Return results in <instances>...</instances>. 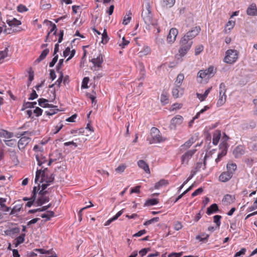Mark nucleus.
<instances>
[{"mask_svg": "<svg viewBox=\"0 0 257 257\" xmlns=\"http://www.w3.org/2000/svg\"><path fill=\"white\" fill-rule=\"evenodd\" d=\"M221 216L219 215H216L213 216V221L216 224L217 227L219 228L221 224L220 219Z\"/></svg>", "mask_w": 257, "mask_h": 257, "instance_id": "nucleus-50", "label": "nucleus"}, {"mask_svg": "<svg viewBox=\"0 0 257 257\" xmlns=\"http://www.w3.org/2000/svg\"><path fill=\"white\" fill-rule=\"evenodd\" d=\"M159 221V217H155L153 218H152L150 220H148L146 221L144 223V225L145 226H148L152 223H153L154 222H157Z\"/></svg>", "mask_w": 257, "mask_h": 257, "instance_id": "nucleus-51", "label": "nucleus"}, {"mask_svg": "<svg viewBox=\"0 0 257 257\" xmlns=\"http://www.w3.org/2000/svg\"><path fill=\"white\" fill-rule=\"evenodd\" d=\"M209 236V235L206 234H202L196 236V238L200 241H204L207 240Z\"/></svg>", "mask_w": 257, "mask_h": 257, "instance_id": "nucleus-52", "label": "nucleus"}, {"mask_svg": "<svg viewBox=\"0 0 257 257\" xmlns=\"http://www.w3.org/2000/svg\"><path fill=\"white\" fill-rule=\"evenodd\" d=\"M224 83H220L219 85V96L216 103L217 106L223 105L226 102L227 96L225 94L226 91Z\"/></svg>", "mask_w": 257, "mask_h": 257, "instance_id": "nucleus-7", "label": "nucleus"}, {"mask_svg": "<svg viewBox=\"0 0 257 257\" xmlns=\"http://www.w3.org/2000/svg\"><path fill=\"white\" fill-rule=\"evenodd\" d=\"M130 43V41L125 39L124 37L122 38L121 42L119 43V46L121 47L122 48H124L126 46H127Z\"/></svg>", "mask_w": 257, "mask_h": 257, "instance_id": "nucleus-60", "label": "nucleus"}, {"mask_svg": "<svg viewBox=\"0 0 257 257\" xmlns=\"http://www.w3.org/2000/svg\"><path fill=\"white\" fill-rule=\"evenodd\" d=\"M197 140V137L196 136L192 137L181 146V150H186L189 149Z\"/></svg>", "mask_w": 257, "mask_h": 257, "instance_id": "nucleus-14", "label": "nucleus"}, {"mask_svg": "<svg viewBox=\"0 0 257 257\" xmlns=\"http://www.w3.org/2000/svg\"><path fill=\"white\" fill-rule=\"evenodd\" d=\"M39 105L43 107H50V105L48 103V100L45 98H40L38 100Z\"/></svg>", "mask_w": 257, "mask_h": 257, "instance_id": "nucleus-41", "label": "nucleus"}, {"mask_svg": "<svg viewBox=\"0 0 257 257\" xmlns=\"http://www.w3.org/2000/svg\"><path fill=\"white\" fill-rule=\"evenodd\" d=\"M54 181V177L52 175H49L48 170L47 168H45L43 170L42 169L37 170L36 173V177L35 182L37 183L38 182L43 183L42 184V189L39 191V194H46L47 191H44L49 185L50 183Z\"/></svg>", "mask_w": 257, "mask_h": 257, "instance_id": "nucleus-1", "label": "nucleus"}, {"mask_svg": "<svg viewBox=\"0 0 257 257\" xmlns=\"http://www.w3.org/2000/svg\"><path fill=\"white\" fill-rule=\"evenodd\" d=\"M126 168V165L124 164H121L119 165L116 168H115V170L117 173H122L124 171L125 169Z\"/></svg>", "mask_w": 257, "mask_h": 257, "instance_id": "nucleus-54", "label": "nucleus"}, {"mask_svg": "<svg viewBox=\"0 0 257 257\" xmlns=\"http://www.w3.org/2000/svg\"><path fill=\"white\" fill-rule=\"evenodd\" d=\"M17 10L19 12L23 13L25 12H27L28 9L27 8V7L23 5H20L17 7Z\"/></svg>", "mask_w": 257, "mask_h": 257, "instance_id": "nucleus-62", "label": "nucleus"}, {"mask_svg": "<svg viewBox=\"0 0 257 257\" xmlns=\"http://www.w3.org/2000/svg\"><path fill=\"white\" fill-rule=\"evenodd\" d=\"M58 55H55L54 58L52 59V60L49 63V67H53L55 65V64H56V63L57 62V61L58 60Z\"/></svg>", "mask_w": 257, "mask_h": 257, "instance_id": "nucleus-64", "label": "nucleus"}, {"mask_svg": "<svg viewBox=\"0 0 257 257\" xmlns=\"http://www.w3.org/2000/svg\"><path fill=\"white\" fill-rule=\"evenodd\" d=\"M52 108L50 109L49 110H47L45 112L46 114L47 115L51 116L53 115L56 113H57L59 111V109L57 108L56 106H54L52 105H50V107Z\"/></svg>", "mask_w": 257, "mask_h": 257, "instance_id": "nucleus-37", "label": "nucleus"}, {"mask_svg": "<svg viewBox=\"0 0 257 257\" xmlns=\"http://www.w3.org/2000/svg\"><path fill=\"white\" fill-rule=\"evenodd\" d=\"M227 146L228 145L226 142H223L219 145L220 149H221V152L219 154L223 157L227 154Z\"/></svg>", "mask_w": 257, "mask_h": 257, "instance_id": "nucleus-36", "label": "nucleus"}, {"mask_svg": "<svg viewBox=\"0 0 257 257\" xmlns=\"http://www.w3.org/2000/svg\"><path fill=\"white\" fill-rule=\"evenodd\" d=\"M142 17L145 23H150L151 22L152 17L151 12L143 11Z\"/></svg>", "mask_w": 257, "mask_h": 257, "instance_id": "nucleus-25", "label": "nucleus"}, {"mask_svg": "<svg viewBox=\"0 0 257 257\" xmlns=\"http://www.w3.org/2000/svg\"><path fill=\"white\" fill-rule=\"evenodd\" d=\"M63 62H64V59H60L58 63L57 64V65L56 66V70L59 73H60V70L61 69L62 66L63 65Z\"/></svg>", "mask_w": 257, "mask_h": 257, "instance_id": "nucleus-63", "label": "nucleus"}, {"mask_svg": "<svg viewBox=\"0 0 257 257\" xmlns=\"http://www.w3.org/2000/svg\"><path fill=\"white\" fill-rule=\"evenodd\" d=\"M196 149H192L186 152L181 157V164L186 165L188 164L189 160L196 152Z\"/></svg>", "mask_w": 257, "mask_h": 257, "instance_id": "nucleus-8", "label": "nucleus"}, {"mask_svg": "<svg viewBox=\"0 0 257 257\" xmlns=\"http://www.w3.org/2000/svg\"><path fill=\"white\" fill-rule=\"evenodd\" d=\"M49 50L48 49H44L42 52V53L40 54V55L39 56V57L35 60V63L40 62L41 61H42L46 58V57L49 54Z\"/></svg>", "mask_w": 257, "mask_h": 257, "instance_id": "nucleus-32", "label": "nucleus"}, {"mask_svg": "<svg viewBox=\"0 0 257 257\" xmlns=\"http://www.w3.org/2000/svg\"><path fill=\"white\" fill-rule=\"evenodd\" d=\"M183 120V117L180 115H177L171 120L170 127L172 129H175L178 125H180Z\"/></svg>", "mask_w": 257, "mask_h": 257, "instance_id": "nucleus-11", "label": "nucleus"}, {"mask_svg": "<svg viewBox=\"0 0 257 257\" xmlns=\"http://www.w3.org/2000/svg\"><path fill=\"white\" fill-rule=\"evenodd\" d=\"M158 203L159 200L158 199L153 198L148 200L146 202V204L152 206L157 204Z\"/></svg>", "mask_w": 257, "mask_h": 257, "instance_id": "nucleus-55", "label": "nucleus"}, {"mask_svg": "<svg viewBox=\"0 0 257 257\" xmlns=\"http://www.w3.org/2000/svg\"><path fill=\"white\" fill-rule=\"evenodd\" d=\"M20 229L18 227H14L12 228H9L5 231V234L11 237H13L15 235L19 233Z\"/></svg>", "mask_w": 257, "mask_h": 257, "instance_id": "nucleus-22", "label": "nucleus"}, {"mask_svg": "<svg viewBox=\"0 0 257 257\" xmlns=\"http://www.w3.org/2000/svg\"><path fill=\"white\" fill-rule=\"evenodd\" d=\"M46 194H40L41 196L38 198L37 203L38 206H41L42 204L49 201V198L46 196Z\"/></svg>", "mask_w": 257, "mask_h": 257, "instance_id": "nucleus-31", "label": "nucleus"}, {"mask_svg": "<svg viewBox=\"0 0 257 257\" xmlns=\"http://www.w3.org/2000/svg\"><path fill=\"white\" fill-rule=\"evenodd\" d=\"M233 176L230 175L228 172L224 171L221 173L218 177V180L221 182H227L229 181Z\"/></svg>", "mask_w": 257, "mask_h": 257, "instance_id": "nucleus-16", "label": "nucleus"}, {"mask_svg": "<svg viewBox=\"0 0 257 257\" xmlns=\"http://www.w3.org/2000/svg\"><path fill=\"white\" fill-rule=\"evenodd\" d=\"M45 22L49 23L50 24V26L51 27V29L50 31L48 33L47 35L46 36V39H45V42H46V41H47V40L48 39V37H49L50 33L54 32L53 34L56 35V31H57V28H56V25L55 24L52 23V22H51V21L46 20L44 21V23Z\"/></svg>", "mask_w": 257, "mask_h": 257, "instance_id": "nucleus-27", "label": "nucleus"}, {"mask_svg": "<svg viewBox=\"0 0 257 257\" xmlns=\"http://www.w3.org/2000/svg\"><path fill=\"white\" fill-rule=\"evenodd\" d=\"M184 79V75L182 73H180L178 75L175 81L174 85L181 86L182 83Z\"/></svg>", "mask_w": 257, "mask_h": 257, "instance_id": "nucleus-34", "label": "nucleus"}, {"mask_svg": "<svg viewBox=\"0 0 257 257\" xmlns=\"http://www.w3.org/2000/svg\"><path fill=\"white\" fill-rule=\"evenodd\" d=\"M6 145L12 147L16 144V141L15 140H4Z\"/></svg>", "mask_w": 257, "mask_h": 257, "instance_id": "nucleus-61", "label": "nucleus"}, {"mask_svg": "<svg viewBox=\"0 0 257 257\" xmlns=\"http://www.w3.org/2000/svg\"><path fill=\"white\" fill-rule=\"evenodd\" d=\"M91 62L93 63L94 65V69L92 68V69L93 70H98V68L101 67V64L103 62L102 58V57H100V55H99L96 58L92 59Z\"/></svg>", "mask_w": 257, "mask_h": 257, "instance_id": "nucleus-13", "label": "nucleus"}, {"mask_svg": "<svg viewBox=\"0 0 257 257\" xmlns=\"http://www.w3.org/2000/svg\"><path fill=\"white\" fill-rule=\"evenodd\" d=\"M36 159L38 161V164L39 166H42L43 164L47 162V160L44 157L39 156L38 154L36 155Z\"/></svg>", "mask_w": 257, "mask_h": 257, "instance_id": "nucleus-42", "label": "nucleus"}, {"mask_svg": "<svg viewBox=\"0 0 257 257\" xmlns=\"http://www.w3.org/2000/svg\"><path fill=\"white\" fill-rule=\"evenodd\" d=\"M22 207V205H21V204L16 205L12 209L11 211L10 212V215H14L16 213H17V212H20Z\"/></svg>", "mask_w": 257, "mask_h": 257, "instance_id": "nucleus-44", "label": "nucleus"}, {"mask_svg": "<svg viewBox=\"0 0 257 257\" xmlns=\"http://www.w3.org/2000/svg\"><path fill=\"white\" fill-rule=\"evenodd\" d=\"M89 78L88 77H85L83 78L82 80L81 87L82 88H88V83L89 82Z\"/></svg>", "mask_w": 257, "mask_h": 257, "instance_id": "nucleus-59", "label": "nucleus"}, {"mask_svg": "<svg viewBox=\"0 0 257 257\" xmlns=\"http://www.w3.org/2000/svg\"><path fill=\"white\" fill-rule=\"evenodd\" d=\"M151 140H149L150 144L161 143L164 141L163 139L160 131L155 127H153L151 130Z\"/></svg>", "mask_w": 257, "mask_h": 257, "instance_id": "nucleus-6", "label": "nucleus"}, {"mask_svg": "<svg viewBox=\"0 0 257 257\" xmlns=\"http://www.w3.org/2000/svg\"><path fill=\"white\" fill-rule=\"evenodd\" d=\"M63 78V74L62 72H60V76L57 79V80L55 82V84H53L50 86V87L51 88L53 87L54 85H57L58 87H59L61 85V84L62 82Z\"/></svg>", "mask_w": 257, "mask_h": 257, "instance_id": "nucleus-43", "label": "nucleus"}, {"mask_svg": "<svg viewBox=\"0 0 257 257\" xmlns=\"http://www.w3.org/2000/svg\"><path fill=\"white\" fill-rule=\"evenodd\" d=\"M238 52L236 50H227L224 58V62L229 64L234 63L238 59Z\"/></svg>", "mask_w": 257, "mask_h": 257, "instance_id": "nucleus-4", "label": "nucleus"}, {"mask_svg": "<svg viewBox=\"0 0 257 257\" xmlns=\"http://www.w3.org/2000/svg\"><path fill=\"white\" fill-rule=\"evenodd\" d=\"M212 89V87L208 88L207 89L205 90L203 94H200L198 93H196L197 97L201 101H204L208 96V94L210 92V90Z\"/></svg>", "mask_w": 257, "mask_h": 257, "instance_id": "nucleus-28", "label": "nucleus"}, {"mask_svg": "<svg viewBox=\"0 0 257 257\" xmlns=\"http://www.w3.org/2000/svg\"><path fill=\"white\" fill-rule=\"evenodd\" d=\"M178 34V30L176 28L170 29L167 37V41L169 44H173L176 39V37Z\"/></svg>", "mask_w": 257, "mask_h": 257, "instance_id": "nucleus-10", "label": "nucleus"}, {"mask_svg": "<svg viewBox=\"0 0 257 257\" xmlns=\"http://www.w3.org/2000/svg\"><path fill=\"white\" fill-rule=\"evenodd\" d=\"M180 47L178 52L179 55L182 57L184 56L190 49L193 42L192 41L188 40L184 38H182L180 41Z\"/></svg>", "mask_w": 257, "mask_h": 257, "instance_id": "nucleus-3", "label": "nucleus"}, {"mask_svg": "<svg viewBox=\"0 0 257 257\" xmlns=\"http://www.w3.org/2000/svg\"><path fill=\"white\" fill-rule=\"evenodd\" d=\"M32 134V132H25L22 134V137L20 138L18 143V146L20 150L24 149L30 142L31 141L30 137Z\"/></svg>", "mask_w": 257, "mask_h": 257, "instance_id": "nucleus-5", "label": "nucleus"}, {"mask_svg": "<svg viewBox=\"0 0 257 257\" xmlns=\"http://www.w3.org/2000/svg\"><path fill=\"white\" fill-rule=\"evenodd\" d=\"M201 30L200 27L196 26L192 28L190 31L183 37V38L188 40L192 41L198 34Z\"/></svg>", "mask_w": 257, "mask_h": 257, "instance_id": "nucleus-9", "label": "nucleus"}, {"mask_svg": "<svg viewBox=\"0 0 257 257\" xmlns=\"http://www.w3.org/2000/svg\"><path fill=\"white\" fill-rule=\"evenodd\" d=\"M227 146L228 145L226 142H223L219 145L220 149H221V152L219 154L223 157L227 154Z\"/></svg>", "mask_w": 257, "mask_h": 257, "instance_id": "nucleus-35", "label": "nucleus"}, {"mask_svg": "<svg viewBox=\"0 0 257 257\" xmlns=\"http://www.w3.org/2000/svg\"><path fill=\"white\" fill-rule=\"evenodd\" d=\"M25 234L23 233L21 234L20 236L17 237L15 239V242L14 244H15V247H17L19 244L23 243L25 241Z\"/></svg>", "mask_w": 257, "mask_h": 257, "instance_id": "nucleus-33", "label": "nucleus"}, {"mask_svg": "<svg viewBox=\"0 0 257 257\" xmlns=\"http://www.w3.org/2000/svg\"><path fill=\"white\" fill-rule=\"evenodd\" d=\"M168 184V182L167 180L165 179H161L158 182H157L155 185V189H160L163 186H166Z\"/></svg>", "mask_w": 257, "mask_h": 257, "instance_id": "nucleus-39", "label": "nucleus"}, {"mask_svg": "<svg viewBox=\"0 0 257 257\" xmlns=\"http://www.w3.org/2000/svg\"><path fill=\"white\" fill-rule=\"evenodd\" d=\"M38 189H37V187L36 186H35L33 188V191H32V196L30 198V200L27 203L26 206L28 207H30L34 203L36 197V193L38 192V191L40 189V184H38Z\"/></svg>", "mask_w": 257, "mask_h": 257, "instance_id": "nucleus-15", "label": "nucleus"}, {"mask_svg": "<svg viewBox=\"0 0 257 257\" xmlns=\"http://www.w3.org/2000/svg\"><path fill=\"white\" fill-rule=\"evenodd\" d=\"M6 22L10 27H16L21 25V22L16 18H12L10 19L8 18L6 20Z\"/></svg>", "mask_w": 257, "mask_h": 257, "instance_id": "nucleus-24", "label": "nucleus"}, {"mask_svg": "<svg viewBox=\"0 0 257 257\" xmlns=\"http://www.w3.org/2000/svg\"><path fill=\"white\" fill-rule=\"evenodd\" d=\"M9 47H6L4 50L0 51V60L5 59L8 56Z\"/></svg>", "mask_w": 257, "mask_h": 257, "instance_id": "nucleus-49", "label": "nucleus"}, {"mask_svg": "<svg viewBox=\"0 0 257 257\" xmlns=\"http://www.w3.org/2000/svg\"><path fill=\"white\" fill-rule=\"evenodd\" d=\"M101 35L102 36L101 42L103 44H106V43H107L109 39L107 35L106 30H104L103 33Z\"/></svg>", "mask_w": 257, "mask_h": 257, "instance_id": "nucleus-56", "label": "nucleus"}, {"mask_svg": "<svg viewBox=\"0 0 257 257\" xmlns=\"http://www.w3.org/2000/svg\"><path fill=\"white\" fill-rule=\"evenodd\" d=\"M246 14L249 16H257V8L255 4H251L246 10Z\"/></svg>", "mask_w": 257, "mask_h": 257, "instance_id": "nucleus-20", "label": "nucleus"}, {"mask_svg": "<svg viewBox=\"0 0 257 257\" xmlns=\"http://www.w3.org/2000/svg\"><path fill=\"white\" fill-rule=\"evenodd\" d=\"M209 108V107L208 106H205L203 108L201 109L198 112L196 113L195 116L193 117V120L197 119L199 118L200 114L204 113L205 111L208 110Z\"/></svg>", "mask_w": 257, "mask_h": 257, "instance_id": "nucleus-57", "label": "nucleus"}, {"mask_svg": "<svg viewBox=\"0 0 257 257\" xmlns=\"http://www.w3.org/2000/svg\"><path fill=\"white\" fill-rule=\"evenodd\" d=\"M204 47L202 45H199L195 47V55H199L201 52L203 51Z\"/></svg>", "mask_w": 257, "mask_h": 257, "instance_id": "nucleus-58", "label": "nucleus"}, {"mask_svg": "<svg viewBox=\"0 0 257 257\" xmlns=\"http://www.w3.org/2000/svg\"><path fill=\"white\" fill-rule=\"evenodd\" d=\"M36 251H38L42 254H46V257H57L56 254L53 251L52 249L46 250L43 248L36 249Z\"/></svg>", "mask_w": 257, "mask_h": 257, "instance_id": "nucleus-17", "label": "nucleus"}, {"mask_svg": "<svg viewBox=\"0 0 257 257\" xmlns=\"http://www.w3.org/2000/svg\"><path fill=\"white\" fill-rule=\"evenodd\" d=\"M235 200V197L234 195L230 194L225 195L223 199L222 202L225 205H228L233 203Z\"/></svg>", "mask_w": 257, "mask_h": 257, "instance_id": "nucleus-18", "label": "nucleus"}, {"mask_svg": "<svg viewBox=\"0 0 257 257\" xmlns=\"http://www.w3.org/2000/svg\"><path fill=\"white\" fill-rule=\"evenodd\" d=\"M44 144H45V143H43V142H42L41 143V145H35L34 148H33V150L35 152H37V153L40 152V153H41L43 151V147H42V145H44Z\"/></svg>", "mask_w": 257, "mask_h": 257, "instance_id": "nucleus-53", "label": "nucleus"}, {"mask_svg": "<svg viewBox=\"0 0 257 257\" xmlns=\"http://www.w3.org/2000/svg\"><path fill=\"white\" fill-rule=\"evenodd\" d=\"M218 211V205L215 204H212L209 207L207 208L206 210V213L208 215H210L213 213H215Z\"/></svg>", "mask_w": 257, "mask_h": 257, "instance_id": "nucleus-30", "label": "nucleus"}, {"mask_svg": "<svg viewBox=\"0 0 257 257\" xmlns=\"http://www.w3.org/2000/svg\"><path fill=\"white\" fill-rule=\"evenodd\" d=\"M175 3V0H164L163 5L166 8L172 7Z\"/></svg>", "mask_w": 257, "mask_h": 257, "instance_id": "nucleus-46", "label": "nucleus"}, {"mask_svg": "<svg viewBox=\"0 0 257 257\" xmlns=\"http://www.w3.org/2000/svg\"><path fill=\"white\" fill-rule=\"evenodd\" d=\"M169 94L167 93H162L160 101L163 105H165L169 102Z\"/></svg>", "mask_w": 257, "mask_h": 257, "instance_id": "nucleus-40", "label": "nucleus"}, {"mask_svg": "<svg viewBox=\"0 0 257 257\" xmlns=\"http://www.w3.org/2000/svg\"><path fill=\"white\" fill-rule=\"evenodd\" d=\"M138 165L140 168L142 169L146 173H150L149 166L145 161L142 160H139L138 162Z\"/></svg>", "mask_w": 257, "mask_h": 257, "instance_id": "nucleus-21", "label": "nucleus"}, {"mask_svg": "<svg viewBox=\"0 0 257 257\" xmlns=\"http://www.w3.org/2000/svg\"><path fill=\"white\" fill-rule=\"evenodd\" d=\"M215 73L214 67L210 66L206 69L200 70L197 73V78H200L201 79L200 82H202L203 80L207 81L209 79L214 76Z\"/></svg>", "mask_w": 257, "mask_h": 257, "instance_id": "nucleus-2", "label": "nucleus"}, {"mask_svg": "<svg viewBox=\"0 0 257 257\" xmlns=\"http://www.w3.org/2000/svg\"><path fill=\"white\" fill-rule=\"evenodd\" d=\"M151 49L150 47L148 46H145L141 51L140 53L142 54V55H147L151 53Z\"/></svg>", "mask_w": 257, "mask_h": 257, "instance_id": "nucleus-47", "label": "nucleus"}, {"mask_svg": "<svg viewBox=\"0 0 257 257\" xmlns=\"http://www.w3.org/2000/svg\"><path fill=\"white\" fill-rule=\"evenodd\" d=\"M184 89L180 86L174 85L172 90V95L175 98H178L183 95L184 93Z\"/></svg>", "mask_w": 257, "mask_h": 257, "instance_id": "nucleus-12", "label": "nucleus"}, {"mask_svg": "<svg viewBox=\"0 0 257 257\" xmlns=\"http://www.w3.org/2000/svg\"><path fill=\"white\" fill-rule=\"evenodd\" d=\"M54 216V212L52 211H48L46 213L41 215L42 218H46L47 220H49L52 217Z\"/></svg>", "mask_w": 257, "mask_h": 257, "instance_id": "nucleus-45", "label": "nucleus"}, {"mask_svg": "<svg viewBox=\"0 0 257 257\" xmlns=\"http://www.w3.org/2000/svg\"><path fill=\"white\" fill-rule=\"evenodd\" d=\"M244 153V149L241 146H237L233 152V154L235 158L240 157Z\"/></svg>", "mask_w": 257, "mask_h": 257, "instance_id": "nucleus-26", "label": "nucleus"}, {"mask_svg": "<svg viewBox=\"0 0 257 257\" xmlns=\"http://www.w3.org/2000/svg\"><path fill=\"white\" fill-rule=\"evenodd\" d=\"M237 169V166L235 163L232 162H228L226 165V172H228L232 176L233 175Z\"/></svg>", "mask_w": 257, "mask_h": 257, "instance_id": "nucleus-19", "label": "nucleus"}, {"mask_svg": "<svg viewBox=\"0 0 257 257\" xmlns=\"http://www.w3.org/2000/svg\"><path fill=\"white\" fill-rule=\"evenodd\" d=\"M132 14L130 11H128L124 17L122 24L124 25H127L132 19Z\"/></svg>", "mask_w": 257, "mask_h": 257, "instance_id": "nucleus-38", "label": "nucleus"}, {"mask_svg": "<svg viewBox=\"0 0 257 257\" xmlns=\"http://www.w3.org/2000/svg\"><path fill=\"white\" fill-rule=\"evenodd\" d=\"M37 102H25L23 105V107L22 108V110H24L25 108H32L34 107L36 105Z\"/></svg>", "mask_w": 257, "mask_h": 257, "instance_id": "nucleus-48", "label": "nucleus"}, {"mask_svg": "<svg viewBox=\"0 0 257 257\" xmlns=\"http://www.w3.org/2000/svg\"><path fill=\"white\" fill-rule=\"evenodd\" d=\"M221 133L219 131H216L213 134L212 143L216 146L218 144L220 139Z\"/></svg>", "mask_w": 257, "mask_h": 257, "instance_id": "nucleus-29", "label": "nucleus"}, {"mask_svg": "<svg viewBox=\"0 0 257 257\" xmlns=\"http://www.w3.org/2000/svg\"><path fill=\"white\" fill-rule=\"evenodd\" d=\"M14 134L3 129H0V137L4 138V140L9 139L13 138Z\"/></svg>", "mask_w": 257, "mask_h": 257, "instance_id": "nucleus-23", "label": "nucleus"}]
</instances>
